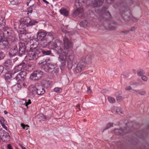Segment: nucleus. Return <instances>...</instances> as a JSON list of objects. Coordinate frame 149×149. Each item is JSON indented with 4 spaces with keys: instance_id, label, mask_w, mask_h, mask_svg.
<instances>
[{
    "instance_id": "1",
    "label": "nucleus",
    "mask_w": 149,
    "mask_h": 149,
    "mask_svg": "<svg viewBox=\"0 0 149 149\" xmlns=\"http://www.w3.org/2000/svg\"><path fill=\"white\" fill-rule=\"evenodd\" d=\"M63 40L64 47L62 42L58 39L56 40L54 42H50L49 43V49L53 50L55 53L58 54H60L58 58L60 63V68L62 69L65 66L67 59L68 67L70 69L72 66L74 55L72 53L68 55L67 50L72 49L73 45L71 41L66 37L63 38Z\"/></svg>"
},
{
    "instance_id": "2",
    "label": "nucleus",
    "mask_w": 149,
    "mask_h": 149,
    "mask_svg": "<svg viewBox=\"0 0 149 149\" xmlns=\"http://www.w3.org/2000/svg\"><path fill=\"white\" fill-rule=\"evenodd\" d=\"M29 42L31 50L28 52L26 58L29 61L36 60L40 56H39L40 52L38 49H36L39 43L35 39L30 40Z\"/></svg>"
},
{
    "instance_id": "3",
    "label": "nucleus",
    "mask_w": 149,
    "mask_h": 149,
    "mask_svg": "<svg viewBox=\"0 0 149 149\" xmlns=\"http://www.w3.org/2000/svg\"><path fill=\"white\" fill-rule=\"evenodd\" d=\"M50 61L49 59L42 60L38 63L39 65H42V69L45 72L49 73H51L54 72L56 74H57L59 72V69L56 64L52 63H47Z\"/></svg>"
},
{
    "instance_id": "4",
    "label": "nucleus",
    "mask_w": 149,
    "mask_h": 149,
    "mask_svg": "<svg viewBox=\"0 0 149 149\" xmlns=\"http://www.w3.org/2000/svg\"><path fill=\"white\" fill-rule=\"evenodd\" d=\"M49 37L51 40H53L54 37L52 34L50 32L46 33L45 31H41L38 32L37 34V38L39 41H43L46 40Z\"/></svg>"
},
{
    "instance_id": "5",
    "label": "nucleus",
    "mask_w": 149,
    "mask_h": 149,
    "mask_svg": "<svg viewBox=\"0 0 149 149\" xmlns=\"http://www.w3.org/2000/svg\"><path fill=\"white\" fill-rule=\"evenodd\" d=\"M74 5L76 9L73 12L74 15H78L81 17H83L84 15V10L81 6V3L79 2V0H75Z\"/></svg>"
},
{
    "instance_id": "6",
    "label": "nucleus",
    "mask_w": 149,
    "mask_h": 149,
    "mask_svg": "<svg viewBox=\"0 0 149 149\" xmlns=\"http://www.w3.org/2000/svg\"><path fill=\"white\" fill-rule=\"evenodd\" d=\"M21 20L26 26L34 25L38 22L35 20L31 19L29 17L22 19Z\"/></svg>"
},
{
    "instance_id": "7",
    "label": "nucleus",
    "mask_w": 149,
    "mask_h": 149,
    "mask_svg": "<svg viewBox=\"0 0 149 149\" xmlns=\"http://www.w3.org/2000/svg\"><path fill=\"white\" fill-rule=\"evenodd\" d=\"M43 75V73L42 71L38 70L33 72L31 74L30 78L33 80H38L40 79Z\"/></svg>"
},
{
    "instance_id": "8",
    "label": "nucleus",
    "mask_w": 149,
    "mask_h": 149,
    "mask_svg": "<svg viewBox=\"0 0 149 149\" xmlns=\"http://www.w3.org/2000/svg\"><path fill=\"white\" fill-rule=\"evenodd\" d=\"M85 63L84 61H80L77 64L76 68L74 69V72L76 73L80 72L81 71L84 69Z\"/></svg>"
},
{
    "instance_id": "9",
    "label": "nucleus",
    "mask_w": 149,
    "mask_h": 149,
    "mask_svg": "<svg viewBox=\"0 0 149 149\" xmlns=\"http://www.w3.org/2000/svg\"><path fill=\"white\" fill-rule=\"evenodd\" d=\"M26 62V61H24L22 63L16 66L12 71V75H14V74L20 71L22 68L25 70H26V69H24V66H25Z\"/></svg>"
},
{
    "instance_id": "10",
    "label": "nucleus",
    "mask_w": 149,
    "mask_h": 149,
    "mask_svg": "<svg viewBox=\"0 0 149 149\" xmlns=\"http://www.w3.org/2000/svg\"><path fill=\"white\" fill-rule=\"evenodd\" d=\"M29 95L30 97L32 98L34 97L36 94V84L35 85H31L28 87Z\"/></svg>"
},
{
    "instance_id": "11",
    "label": "nucleus",
    "mask_w": 149,
    "mask_h": 149,
    "mask_svg": "<svg viewBox=\"0 0 149 149\" xmlns=\"http://www.w3.org/2000/svg\"><path fill=\"white\" fill-rule=\"evenodd\" d=\"M27 74L25 71H21L18 73L15 77L14 79L17 82L19 81H23L24 80L25 77Z\"/></svg>"
},
{
    "instance_id": "12",
    "label": "nucleus",
    "mask_w": 149,
    "mask_h": 149,
    "mask_svg": "<svg viewBox=\"0 0 149 149\" xmlns=\"http://www.w3.org/2000/svg\"><path fill=\"white\" fill-rule=\"evenodd\" d=\"M0 136L1 139L4 142L9 141L10 138L9 134L3 130H0Z\"/></svg>"
},
{
    "instance_id": "13",
    "label": "nucleus",
    "mask_w": 149,
    "mask_h": 149,
    "mask_svg": "<svg viewBox=\"0 0 149 149\" xmlns=\"http://www.w3.org/2000/svg\"><path fill=\"white\" fill-rule=\"evenodd\" d=\"M36 94L38 95H42L44 94L45 91L43 87L39 84H36Z\"/></svg>"
},
{
    "instance_id": "14",
    "label": "nucleus",
    "mask_w": 149,
    "mask_h": 149,
    "mask_svg": "<svg viewBox=\"0 0 149 149\" xmlns=\"http://www.w3.org/2000/svg\"><path fill=\"white\" fill-rule=\"evenodd\" d=\"M31 1L33 4L29 7L28 14L31 13L32 12L33 9H34L36 7V5L34 0H28V1H27L26 3L27 6L29 5V3H30Z\"/></svg>"
},
{
    "instance_id": "15",
    "label": "nucleus",
    "mask_w": 149,
    "mask_h": 149,
    "mask_svg": "<svg viewBox=\"0 0 149 149\" xmlns=\"http://www.w3.org/2000/svg\"><path fill=\"white\" fill-rule=\"evenodd\" d=\"M3 30L5 34H7L8 37L12 36L13 31L12 29L8 26H5L3 28Z\"/></svg>"
},
{
    "instance_id": "16",
    "label": "nucleus",
    "mask_w": 149,
    "mask_h": 149,
    "mask_svg": "<svg viewBox=\"0 0 149 149\" xmlns=\"http://www.w3.org/2000/svg\"><path fill=\"white\" fill-rule=\"evenodd\" d=\"M18 49L17 46H14L10 49L9 52V55L10 56H15L18 52Z\"/></svg>"
},
{
    "instance_id": "17",
    "label": "nucleus",
    "mask_w": 149,
    "mask_h": 149,
    "mask_svg": "<svg viewBox=\"0 0 149 149\" xmlns=\"http://www.w3.org/2000/svg\"><path fill=\"white\" fill-rule=\"evenodd\" d=\"M1 44L3 47L5 49H8L10 47V45L9 44L8 41L6 40H3Z\"/></svg>"
},
{
    "instance_id": "18",
    "label": "nucleus",
    "mask_w": 149,
    "mask_h": 149,
    "mask_svg": "<svg viewBox=\"0 0 149 149\" xmlns=\"http://www.w3.org/2000/svg\"><path fill=\"white\" fill-rule=\"evenodd\" d=\"M26 26L21 20L20 24L18 27V31L20 32H22L25 30L26 27Z\"/></svg>"
},
{
    "instance_id": "19",
    "label": "nucleus",
    "mask_w": 149,
    "mask_h": 149,
    "mask_svg": "<svg viewBox=\"0 0 149 149\" xmlns=\"http://www.w3.org/2000/svg\"><path fill=\"white\" fill-rule=\"evenodd\" d=\"M104 0H92L95 6H99L102 5Z\"/></svg>"
},
{
    "instance_id": "20",
    "label": "nucleus",
    "mask_w": 149,
    "mask_h": 149,
    "mask_svg": "<svg viewBox=\"0 0 149 149\" xmlns=\"http://www.w3.org/2000/svg\"><path fill=\"white\" fill-rule=\"evenodd\" d=\"M25 52V48L22 44L21 45H20L19 48V54L20 56H22L24 53Z\"/></svg>"
},
{
    "instance_id": "21",
    "label": "nucleus",
    "mask_w": 149,
    "mask_h": 149,
    "mask_svg": "<svg viewBox=\"0 0 149 149\" xmlns=\"http://www.w3.org/2000/svg\"><path fill=\"white\" fill-rule=\"evenodd\" d=\"M4 65L5 67L10 68L12 66V62L11 60L8 59L6 60L4 63Z\"/></svg>"
},
{
    "instance_id": "22",
    "label": "nucleus",
    "mask_w": 149,
    "mask_h": 149,
    "mask_svg": "<svg viewBox=\"0 0 149 149\" xmlns=\"http://www.w3.org/2000/svg\"><path fill=\"white\" fill-rule=\"evenodd\" d=\"M42 84L46 88L50 86L51 82L47 80H43L41 82Z\"/></svg>"
},
{
    "instance_id": "23",
    "label": "nucleus",
    "mask_w": 149,
    "mask_h": 149,
    "mask_svg": "<svg viewBox=\"0 0 149 149\" xmlns=\"http://www.w3.org/2000/svg\"><path fill=\"white\" fill-rule=\"evenodd\" d=\"M60 12L61 14L65 16H67L68 15V12L66 9L62 8L60 10Z\"/></svg>"
},
{
    "instance_id": "24",
    "label": "nucleus",
    "mask_w": 149,
    "mask_h": 149,
    "mask_svg": "<svg viewBox=\"0 0 149 149\" xmlns=\"http://www.w3.org/2000/svg\"><path fill=\"white\" fill-rule=\"evenodd\" d=\"M112 111L114 113H122V110L119 107H114L112 110Z\"/></svg>"
},
{
    "instance_id": "25",
    "label": "nucleus",
    "mask_w": 149,
    "mask_h": 149,
    "mask_svg": "<svg viewBox=\"0 0 149 149\" xmlns=\"http://www.w3.org/2000/svg\"><path fill=\"white\" fill-rule=\"evenodd\" d=\"M124 131L125 130H123L121 129H115L114 130V132L116 134L118 135L120 134H124L125 132Z\"/></svg>"
},
{
    "instance_id": "26",
    "label": "nucleus",
    "mask_w": 149,
    "mask_h": 149,
    "mask_svg": "<svg viewBox=\"0 0 149 149\" xmlns=\"http://www.w3.org/2000/svg\"><path fill=\"white\" fill-rule=\"evenodd\" d=\"M38 51L40 52V54L42 52L44 55H49L51 53V51L49 50L46 51L44 50H41L38 49Z\"/></svg>"
},
{
    "instance_id": "27",
    "label": "nucleus",
    "mask_w": 149,
    "mask_h": 149,
    "mask_svg": "<svg viewBox=\"0 0 149 149\" xmlns=\"http://www.w3.org/2000/svg\"><path fill=\"white\" fill-rule=\"evenodd\" d=\"M84 61H84L85 62V64H89L91 61V58L90 55H87Z\"/></svg>"
},
{
    "instance_id": "28",
    "label": "nucleus",
    "mask_w": 149,
    "mask_h": 149,
    "mask_svg": "<svg viewBox=\"0 0 149 149\" xmlns=\"http://www.w3.org/2000/svg\"><path fill=\"white\" fill-rule=\"evenodd\" d=\"M105 16L106 15L107 16V18H110L111 17V15L110 13L108 11H106L102 15H99V18L100 20H102L101 18H102V15Z\"/></svg>"
},
{
    "instance_id": "29",
    "label": "nucleus",
    "mask_w": 149,
    "mask_h": 149,
    "mask_svg": "<svg viewBox=\"0 0 149 149\" xmlns=\"http://www.w3.org/2000/svg\"><path fill=\"white\" fill-rule=\"evenodd\" d=\"M21 102H22V104L25 105L26 107H27L28 105L31 104V100L29 99L28 102L24 99L22 100Z\"/></svg>"
},
{
    "instance_id": "30",
    "label": "nucleus",
    "mask_w": 149,
    "mask_h": 149,
    "mask_svg": "<svg viewBox=\"0 0 149 149\" xmlns=\"http://www.w3.org/2000/svg\"><path fill=\"white\" fill-rule=\"evenodd\" d=\"M88 24V22L86 20H84V21H81L80 23V26L85 27L87 26Z\"/></svg>"
},
{
    "instance_id": "31",
    "label": "nucleus",
    "mask_w": 149,
    "mask_h": 149,
    "mask_svg": "<svg viewBox=\"0 0 149 149\" xmlns=\"http://www.w3.org/2000/svg\"><path fill=\"white\" fill-rule=\"evenodd\" d=\"M5 24V18L1 17H0V26H4Z\"/></svg>"
},
{
    "instance_id": "32",
    "label": "nucleus",
    "mask_w": 149,
    "mask_h": 149,
    "mask_svg": "<svg viewBox=\"0 0 149 149\" xmlns=\"http://www.w3.org/2000/svg\"><path fill=\"white\" fill-rule=\"evenodd\" d=\"M50 41L48 43L46 41V40H45V41H41V45L43 47H46L48 45L49 46V43L50 42ZM49 47V46H48Z\"/></svg>"
},
{
    "instance_id": "33",
    "label": "nucleus",
    "mask_w": 149,
    "mask_h": 149,
    "mask_svg": "<svg viewBox=\"0 0 149 149\" xmlns=\"http://www.w3.org/2000/svg\"><path fill=\"white\" fill-rule=\"evenodd\" d=\"M128 17L130 18L131 20L132 21L134 22H137L139 19H138L135 18L134 17L132 16V15L129 16Z\"/></svg>"
},
{
    "instance_id": "34",
    "label": "nucleus",
    "mask_w": 149,
    "mask_h": 149,
    "mask_svg": "<svg viewBox=\"0 0 149 149\" xmlns=\"http://www.w3.org/2000/svg\"><path fill=\"white\" fill-rule=\"evenodd\" d=\"M54 91L58 93H61L62 91V89L60 87H56L54 89Z\"/></svg>"
},
{
    "instance_id": "35",
    "label": "nucleus",
    "mask_w": 149,
    "mask_h": 149,
    "mask_svg": "<svg viewBox=\"0 0 149 149\" xmlns=\"http://www.w3.org/2000/svg\"><path fill=\"white\" fill-rule=\"evenodd\" d=\"M108 100L109 101L110 103H113L115 101V100L114 98L110 97H108Z\"/></svg>"
},
{
    "instance_id": "36",
    "label": "nucleus",
    "mask_w": 149,
    "mask_h": 149,
    "mask_svg": "<svg viewBox=\"0 0 149 149\" xmlns=\"http://www.w3.org/2000/svg\"><path fill=\"white\" fill-rule=\"evenodd\" d=\"M19 0H13L10 1V3L13 5H16L18 4Z\"/></svg>"
},
{
    "instance_id": "37",
    "label": "nucleus",
    "mask_w": 149,
    "mask_h": 149,
    "mask_svg": "<svg viewBox=\"0 0 149 149\" xmlns=\"http://www.w3.org/2000/svg\"><path fill=\"white\" fill-rule=\"evenodd\" d=\"M2 122L3 123H7V122L5 120L4 118L2 117H0V123L1 124V122Z\"/></svg>"
},
{
    "instance_id": "38",
    "label": "nucleus",
    "mask_w": 149,
    "mask_h": 149,
    "mask_svg": "<svg viewBox=\"0 0 149 149\" xmlns=\"http://www.w3.org/2000/svg\"><path fill=\"white\" fill-rule=\"evenodd\" d=\"M5 56L4 53L0 51V60L3 59Z\"/></svg>"
},
{
    "instance_id": "39",
    "label": "nucleus",
    "mask_w": 149,
    "mask_h": 149,
    "mask_svg": "<svg viewBox=\"0 0 149 149\" xmlns=\"http://www.w3.org/2000/svg\"><path fill=\"white\" fill-rule=\"evenodd\" d=\"M137 75L139 76H142L143 75L144 73L143 71H139L137 72Z\"/></svg>"
},
{
    "instance_id": "40",
    "label": "nucleus",
    "mask_w": 149,
    "mask_h": 149,
    "mask_svg": "<svg viewBox=\"0 0 149 149\" xmlns=\"http://www.w3.org/2000/svg\"><path fill=\"white\" fill-rule=\"evenodd\" d=\"M141 79L145 81H147L148 80V78L146 76L144 75L141 77Z\"/></svg>"
},
{
    "instance_id": "41",
    "label": "nucleus",
    "mask_w": 149,
    "mask_h": 149,
    "mask_svg": "<svg viewBox=\"0 0 149 149\" xmlns=\"http://www.w3.org/2000/svg\"><path fill=\"white\" fill-rule=\"evenodd\" d=\"M113 123H109L107 125L106 129H107L113 126Z\"/></svg>"
},
{
    "instance_id": "42",
    "label": "nucleus",
    "mask_w": 149,
    "mask_h": 149,
    "mask_svg": "<svg viewBox=\"0 0 149 149\" xmlns=\"http://www.w3.org/2000/svg\"><path fill=\"white\" fill-rule=\"evenodd\" d=\"M123 99V97L121 96H119L116 97V100L119 102L121 101Z\"/></svg>"
},
{
    "instance_id": "43",
    "label": "nucleus",
    "mask_w": 149,
    "mask_h": 149,
    "mask_svg": "<svg viewBox=\"0 0 149 149\" xmlns=\"http://www.w3.org/2000/svg\"><path fill=\"white\" fill-rule=\"evenodd\" d=\"M6 123H2V122H1V125L3 127V128L5 129L6 130H7V127L5 125V124Z\"/></svg>"
},
{
    "instance_id": "44",
    "label": "nucleus",
    "mask_w": 149,
    "mask_h": 149,
    "mask_svg": "<svg viewBox=\"0 0 149 149\" xmlns=\"http://www.w3.org/2000/svg\"><path fill=\"white\" fill-rule=\"evenodd\" d=\"M4 70V68L2 66H0V74H1L3 72Z\"/></svg>"
},
{
    "instance_id": "45",
    "label": "nucleus",
    "mask_w": 149,
    "mask_h": 149,
    "mask_svg": "<svg viewBox=\"0 0 149 149\" xmlns=\"http://www.w3.org/2000/svg\"><path fill=\"white\" fill-rule=\"evenodd\" d=\"M87 92H88V93H89L90 94H91L92 93V91L90 89V87H89L88 88V89L87 90Z\"/></svg>"
},
{
    "instance_id": "46",
    "label": "nucleus",
    "mask_w": 149,
    "mask_h": 149,
    "mask_svg": "<svg viewBox=\"0 0 149 149\" xmlns=\"http://www.w3.org/2000/svg\"><path fill=\"white\" fill-rule=\"evenodd\" d=\"M146 93V92L145 91H142L139 92V93L141 95H143Z\"/></svg>"
},
{
    "instance_id": "47",
    "label": "nucleus",
    "mask_w": 149,
    "mask_h": 149,
    "mask_svg": "<svg viewBox=\"0 0 149 149\" xmlns=\"http://www.w3.org/2000/svg\"><path fill=\"white\" fill-rule=\"evenodd\" d=\"M114 0H106L107 2L108 3H111L113 2Z\"/></svg>"
},
{
    "instance_id": "48",
    "label": "nucleus",
    "mask_w": 149,
    "mask_h": 149,
    "mask_svg": "<svg viewBox=\"0 0 149 149\" xmlns=\"http://www.w3.org/2000/svg\"><path fill=\"white\" fill-rule=\"evenodd\" d=\"M25 126L26 125H25L23 123H21V126L23 128V129H25L26 128L25 127Z\"/></svg>"
},
{
    "instance_id": "49",
    "label": "nucleus",
    "mask_w": 149,
    "mask_h": 149,
    "mask_svg": "<svg viewBox=\"0 0 149 149\" xmlns=\"http://www.w3.org/2000/svg\"><path fill=\"white\" fill-rule=\"evenodd\" d=\"M7 149H13V148L11 147V145L10 144H8L7 145Z\"/></svg>"
},
{
    "instance_id": "50",
    "label": "nucleus",
    "mask_w": 149,
    "mask_h": 149,
    "mask_svg": "<svg viewBox=\"0 0 149 149\" xmlns=\"http://www.w3.org/2000/svg\"><path fill=\"white\" fill-rule=\"evenodd\" d=\"M125 89L127 90H130L132 89V87L130 86H129L125 88Z\"/></svg>"
},
{
    "instance_id": "51",
    "label": "nucleus",
    "mask_w": 149,
    "mask_h": 149,
    "mask_svg": "<svg viewBox=\"0 0 149 149\" xmlns=\"http://www.w3.org/2000/svg\"><path fill=\"white\" fill-rule=\"evenodd\" d=\"M19 145L21 147L22 149H28L27 148L23 146L22 144H19Z\"/></svg>"
},
{
    "instance_id": "52",
    "label": "nucleus",
    "mask_w": 149,
    "mask_h": 149,
    "mask_svg": "<svg viewBox=\"0 0 149 149\" xmlns=\"http://www.w3.org/2000/svg\"><path fill=\"white\" fill-rule=\"evenodd\" d=\"M43 2L46 4V5L49 4V2L47 1L46 0H42Z\"/></svg>"
},
{
    "instance_id": "53",
    "label": "nucleus",
    "mask_w": 149,
    "mask_h": 149,
    "mask_svg": "<svg viewBox=\"0 0 149 149\" xmlns=\"http://www.w3.org/2000/svg\"><path fill=\"white\" fill-rule=\"evenodd\" d=\"M129 31L128 30H126L122 31V33H124L125 34H127L128 33H129Z\"/></svg>"
},
{
    "instance_id": "54",
    "label": "nucleus",
    "mask_w": 149,
    "mask_h": 149,
    "mask_svg": "<svg viewBox=\"0 0 149 149\" xmlns=\"http://www.w3.org/2000/svg\"><path fill=\"white\" fill-rule=\"evenodd\" d=\"M4 33H3V31L1 30H0V35L3 36V34H4Z\"/></svg>"
},
{
    "instance_id": "55",
    "label": "nucleus",
    "mask_w": 149,
    "mask_h": 149,
    "mask_svg": "<svg viewBox=\"0 0 149 149\" xmlns=\"http://www.w3.org/2000/svg\"><path fill=\"white\" fill-rule=\"evenodd\" d=\"M135 29V28L134 27H133L131 28L130 30V31H132L134 30Z\"/></svg>"
},
{
    "instance_id": "56",
    "label": "nucleus",
    "mask_w": 149,
    "mask_h": 149,
    "mask_svg": "<svg viewBox=\"0 0 149 149\" xmlns=\"http://www.w3.org/2000/svg\"><path fill=\"white\" fill-rule=\"evenodd\" d=\"M3 36L0 35V42H2V37Z\"/></svg>"
},
{
    "instance_id": "57",
    "label": "nucleus",
    "mask_w": 149,
    "mask_h": 149,
    "mask_svg": "<svg viewBox=\"0 0 149 149\" xmlns=\"http://www.w3.org/2000/svg\"><path fill=\"white\" fill-rule=\"evenodd\" d=\"M127 8H126V11H124V10H123L124 12L126 14H127V12L129 13V12L127 11Z\"/></svg>"
},
{
    "instance_id": "58",
    "label": "nucleus",
    "mask_w": 149,
    "mask_h": 149,
    "mask_svg": "<svg viewBox=\"0 0 149 149\" xmlns=\"http://www.w3.org/2000/svg\"><path fill=\"white\" fill-rule=\"evenodd\" d=\"M29 127V126H28L27 125H26L25 127L26 128L25 129L27 130Z\"/></svg>"
},
{
    "instance_id": "59",
    "label": "nucleus",
    "mask_w": 149,
    "mask_h": 149,
    "mask_svg": "<svg viewBox=\"0 0 149 149\" xmlns=\"http://www.w3.org/2000/svg\"><path fill=\"white\" fill-rule=\"evenodd\" d=\"M4 113L5 114H7L8 113V112H7V111H4Z\"/></svg>"
},
{
    "instance_id": "60",
    "label": "nucleus",
    "mask_w": 149,
    "mask_h": 149,
    "mask_svg": "<svg viewBox=\"0 0 149 149\" xmlns=\"http://www.w3.org/2000/svg\"><path fill=\"white\" fill-rule=\"evenodd\" d=\"M105 8H103V9H102V13H103V11L104 10V9H105Z\"/></svg>"
},
{
    "instance_id": "61",
    "label": "nucleus",
    "mask_w": 149,
    "mask_h": 149,
    "mask_svg": "<svg viewBox=\"0 0 149 149\" xmlns=\"http://www.w3.org/2000/svg\"><path fill=\"white\" fill-rule=\"evenodd\" d=\"M1 136H0V142L1 141Z\"/></svg>"
},
{
    "instance_id": "62",
    "label": "nucleus",
    "mask_w": 149,
    "mask_h": 149,
    "mask_svg": "<svg viewBox=\"0 0 149 149\" xmlns=\"http://www.w3.org/2000/svg\"><path fill=\"white\" fill-rule=\"evenodd\" d=\"M148 57H149V51L148 52Z\"/></svg>"
},
{
    "instance_id": "63",
    "label": "nucleus",
    "mask_w": 149,
    "mask_h": 149,
    "mask_svg": "<svg viewBox=\"0 0 149 149\" xmlns=\"http://www.w3.org/2000/svg\"><path fill=\"white\" fill-rule=\"evenodd\" d=\"M125 8H124V7H123V9H125Z\"/></svg>"
},
{
    "instance_id": "64",
    "label": "nucleus",
    "mask_w": 149,
    "mask_h": 149,
    "mask_svg": "<svg viewBox=\"0 0 149 149\" xmlns=\"http://www.w3.org/2000/svg\"><path fill=\"white\" fill-rule=\"evenodd\" d=\"M45 119V118H44V120H44Z\"/></svg>"
}]
</instances>
